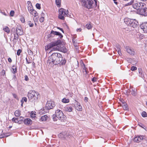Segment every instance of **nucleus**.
Listing matches in <instances>:
<instances>
[{
	"instance_id": "64",
	"label": "nucleus",
	"mask_w": 147,
	"mask_h": 147,
	"mask_svg": "<svg viewBox=\"0 0 147 147\" xmlns=\"http://www.w3.org/2000/svg\"><path fill=\"white\" fill-rule=\"evenodd\" d=\"M120 47H121L119 45H117V49H118L119 48H120Z\"/></svg>"
},
{
	"instance_id": "41",
	"label": "nucleus",
	"mask_w": 147,
	"mask_h": 147,
	"mask_svg": "<svg viewBox=\"0 0 147 147\" xmlns=\"http://www.w3.org/2000/svg\"><path fill=\"white\" fill-rule=\"evenodd\" d=\"M137 69V67L134 66H133L131 67V70L132 71H135Z\"/></svg>"
},
{
	"instance_id": "32",
	"label": "nucleus",
	"mask_w": 147,
	"mask_h": 147,
	"mask_svg": "<svg viewBox=\"0 0 147 147\" xmlns=\"http://www.w3.org/2000/svg\"><path fill=\"white\" fill-rule=\"evenodd\" d=\"M30 116L31 117L34 118L36 117V114L33 111H32L30 113Z\"/></svg>"
},
{
	"instance_id": "42",
	"label": "nucleus",
	"mask_w": 147,
	"mask_h": 147,
	"mask_svg": "<svg viewBox=\"0 0 147 147\" xmlns=\"http://www.w3.org/2000/svg\"><path fill=\"white\" fill-rule=\"evenodd\" d=\"M36 7L38 9H40V5L39 3H37L36 4Z\"/></svg>"
},
{
	"instance_id": "22",
	"label": "nucleus",
	"mask_w": 147,
	"mask_h": 147,
	"mask_svg": "<svg viewBox=\"0 0 147 147\" xmlns=\"http://www.w3.org/2000/svg\"><path fill=\"white\" fill-rule=\"evenodd\" d=\"M81 65L82 67H83V72L85 71L86 73H87V71L86 69V68L85 67V65L84 64L83 62L82 61H81L80 62Z\"/></svg>"
},
{
	"instance_id": "23",
	"label": "nucleus",
	"mask_w": 147,
	"mask_h": 147,
	"mask_svg": "<svg viewBox=\"0 0 147 147\" xmlns=\"http://www.w3.org/2000/svg\"><path fill=\"white\" fill-rule=\"evenodd\" d=\"M121 105L122 106L124 110H128V107L126 103H123Z\"/></svg>"
},
{
	"instance_id": "33",
	"label": "nucleus",
	"mask_w": 147,
	"mask_h": 147,
	"mask_svg": "<svg viewBox=\"0 0 147 147\" xmlns=\"http://www.w3.org/2000/svg\"><path fill=\"white\" fill-rule=\"evenodd\" d=\"M3 30L4 31L8 33H9L10 32L9 29L7 27H5L3 28Z\"/></svg>"
},
{
	"instance_id": "53",
	"label": "nucleus",
	"mask_w": 147,
	"mask_h": 147,
	"mask_svg": "<svg viewBox=\"0 0 147 147\" xmlns=\"http://www.w3.org/2000/svg\"><path fill=\"white\" fill-rule=\"evenodd\" d=\"M4 137V134H1V135H0V138H1Z\"/></svg>"
},
{
	"instance_id": "34",
	"label": "nucleus",
	"mask_w": 147,
	"mask_h": 147,
	"mask_svg": "<svg viewBox=\"0 0 147 147\" xmlns=\"http://www.w3.org/2000/svg\"><path fill=\"white\" fill-rule=\"evenodd\" d=\"M18 34L17 33L14 34V40H17L19 38Z\"/></svg>"
},
{
	"instance_id": "19",
	"label": "nucleus",
	"mask_w": 147,
	"mask_h": 147,
	"mask_svg": "<svg viewBox=\"0 0 147 147\" xmlns=\"http://www.w3.org/2000/svg\"><path fill=\"white\" fill-rule=\"evenodd\" d=\"M130 92H131V94L134 96H135L136 94V92L134 90L131 89L130 90H128L127 91V94H129L130 93Z\"/></svg>"
},
{
	"instance_id": "12",
	"label": "nucleus",
	"mask_w": 147,
	"mask_h": 147,
	"mask_svg": "<svg viewBox=\"0 0 147 147\" xmlns=\"http://www.w3.org/2000/svg\"><path fill=\"white\" fill-rule=\"evenodd\" d=\"M140 27L142 29H143L144 32H147V22L142 23L140 25Z\"/></svg>"
},
{
	"instance_id": "4",
	"label": "nucleus",
	"mask_w": 147,
	"mask_h": 147,
	"mask_svg": "<svg viewBox=\"0 0 147 147\" xmlns=\"http://www.w3.org/2000/svg\"><path fill=\"white\" fill-rule=\"evenodd\" d=\"M83 6L88 9H90L93 7V1L92 0H81Z\"/></svg>"
},
{
	"instance_id": "63",
	"label": "nucleus",
	"mask_w": 147,
	"mask_h": 147,
	"mask_svg": "<svg viewBox=\"0 0 147 147\" xmlns=\"http://www.w3.org/2000/svg\"><path fill=\"white\" fill-rule=\"evenodd\" d=\"M45 15V14L44 13L42 12V13L41 14V17H44V16Z\"/></svg>"
},
{
	"instance_id": "49",
	"label": "nucleus",
	"mask_w": 147,
	"mask_h": 147,
	"mask_svg": "<svg viewBox=\"0 0 147 147\" xmlns=\"http://www.w3.org/2000/svg\"><path fill=\"white\" fill-rule=\"evenodd\" d=\"M25 80L26 81H28L29 80V78L28 77V76L26 75L25 76Z\"/></svg>"
},
{
	"instance_id": "26",
	"label": "nucleus",
	"mask_w": 147,
	"mask_h": 147,
	"mask_svg": "<svg viewBox=\"0 0 147 147\" xmlns=\"http://www.w3.org/2000/svg\"><path fill=\"white\" fill-rule=\"evenodd\" d=\"M139 75L140 77L143 78L144 76L142 74V69H139Z\"/></svg>"
},
{
	"instance_id": "13",
	"label": "nucleus",
	"mask_w": 147,
	"mask_h": 147,
	"mask_svg": "<svg viewBox=\"0 0 147 147\" xmlns=\"http://www.w3.org/2000/svg\"><path fill=\"white\" fill-rule=\"evenodd\" d=\"M140 14L145 16H147V8L141 9L140 10Z\"/></svg>"
},
{
	"instance_id": "36",
	"label": "nucleus",
	"mask_w": 147,
	"mask_h": 147,
	"mask_svg": "<svg viewBox=\"0 0 147 147\" xmlns=\"http://www.w3.org/2000/svg\"><path fill=\"white\" fill-rule=\"evenodd\" d=\"M142 115L143 117H147V113L145 111H143L142 113Z\"/></svg>"
},
{
	"instance_id": "51",
	"label": "nucleus",
	"mask_w": 147,
	"mask_h": 147,
	"mask_svg": "<svg viewBox=\"0 0 147 147\" xmlns=\"http://www.w3.org/2000/svg\"><path fill=\"white\" fill-rule=\"evenodd\" d=\"M28 53L30 55H31L32 54V51L30 50H28Z\"/></svg>"
},
{
	"instance_id": "5",
	"label": "nucleus",
	"mask_w": 147,
	"mask_h": 147,
	"mask_svg": "<svg viewBox=\"0 0 147 147\" xmlns=\"http://www.w3.org/2000/svg\"><path fill=\"white\" fill-rule=\"evenodd\" d=\"M59 13L58 17L59 18L62 20H64L65 19L64 16H67L68 13V10L66 11L65 9L61 8L59 10Z\"/></svg>"
},
{
	"instance_id": "1",
	"label": "nucleus",
	"mask_w": 147,
	"mask_h": 147,
	"mask_svg": "<svg viewBox=\"0 0 147 147\" xmlns=\"http://www.w3.org/2000/svg\"><path fill=\"white\" fill-rule=\"evenodd\" d=\"M63 60L61 55L59 53H54L50 56L47 61V64L53 67L54 65L60 63Z\"/></svg>"
},
{
	"instance_id": "24",
	"label": "nucleus",
	"mask_w": 147,
	"mask_h": 147,
	"mask_svg": "<svg viewBox=\"0 0 147 147\" xmlns=\"http://www.w3.org/2000/svg\"><path fill=\"white\" fill-rule=\"evenodd\" d=\"M16 117H18L20 115V111L19 110H16L14 113Z\"/></svg>"
},
{
	"instance_id": "55",
	"label": "nucleus",
	"mask_w": 147,
	"mask_h": 147,
	"mask_svg": "<svg viewBox=\"0 0 147 147\" xmlns=\"http://www.w3.org/2000/svg\"><path fill=\"white\" fill-rule=\"evenodd\" d=\"M88 98L87 97H85L84 98V100L86 102L88 101Z\"/></svg>"
},
{
	"instance_id": "35",
	"label": "nucleus",
	"mask_w": 147,
	"mask_h": 147,
	"mask_svg": "<svg viewBox=\"0 0 147 147\" xmlns=\"http://www.w3.org/2000/svg\"><path fill=\"white\" fill-rule=\"evenodd\" d=\"M53 119L54 121H56L57 120L58 117H56V115H53L52 116Z\"/></svg>"
},
{
	"instance_id": "15",
	"label": "nucleus",
	"mask_w": 147,
	"mask_h": 147,
	"mask_svg": "<svg viewBox=\"0 0 147 147\" xmlns=\"http://www.w3.org/2000/svg\"><path fill=\"white\" fill-rule=\"evenodd\" d=\"M16 32L18 33L20 35H22L23 34V32L22 30V27L20 26H18L16 29Z\"/></svg>"
},
{
	"instance_id": "11",
	"label": "nucleus",
	"mask_w": 147,
	"mask_h": 147,
	"mask_svg": "<svg viewBox=\"0 0 147 147\" xmlns=\"http://www.w3.org/2000/svg\"><path fill=\"white\" fill-rule=\"evenodd\" d=\"M75 103L74 105L76 109L79 111H82V107L80 104L76 100H75Z\"/></svg>"
},
{
	"instance_id": "31",
	"label": "nucleus",
	"mask_w": 147,
	"mask_h": 147,
	"mask_svg": "<svg viewBox=\"0 0 147 147\" xmlns=\"http://www.w3.org/2000/svg\"><path fill=\"white\" fill-rule=\"evenodd\" d=\"M18 119H19L18 118H12V121H14L15 123H18V122L19 121L18 120Z\"/></svg>"
},
{
	"instance_id": "29",
	"label": "nucleus",
	"mask_w": 147,
	"mask_h": 147,
	"mask_svg": "<svg viewBox=\"0 0 147 147\" xmlns=\"http://www.w3.org/2000/svg\"><path fill=\"white\" fill-rule=\"evenodd\" d=\"M134 3V0H132L130 2L124 5L125 6H127L129 5H132Z\"/></svg>"
},
{
	"instance_id": "40",
	"label": "nucleus",
	"mask_w": 147,
	"mask_h": 147,
	"mask_svg": "<svg viewBox=\"0 0 147 147\" xmlns=\"http://www.w3.org/2000/svg\"><path fill=\"white\" fill-rule=\"evenodd\" d=\"M20 20L21 22L23 23H24L25 22V19L24 17L22 16L21 17Z\"/></svg>"
},
{
	"instance_id": "58",
	"label": "nucleus",
	"mask_w": 147,
	"mask_h": 147,
	"mask_svg": "<svg viewBox=\"0 0 147 147\" xmlns=\"http://www.w3.org/2000/svg\"><path fill=\"white\" fill-rule=\"evenodd\" d=\"M57 28H58V29L60 30H61L63 33H64V31H63V29L61 28H59V27H58Z\"/></svg>"
},
{
	"instance_id": "46",
	"label": "nucleus",
	"mask_w": 147,
	"mask_h": 147,
	"mask_svg": "<svg viewBox=\"0 0 147 147\" xmlns=\"http://www.w3.org/2000/svg\"><path fill=\"white\" fill-rule=\"evenodd\" d=\"M21 100H22L23 101V102L24 101L26 102L27 101V98H26L25 97H23L22 98Z\"/></svg>"
},
{
	"instance_id": "60",
	"label": "nucleus",
	"mask_w": 147,
	"mask_h": 147,
	"mask_svg": "<svg viewBox=\"0 0 147 147\" xmlns=\"http://www.w3.org/2000/svg\"><path fill=\"white\" fill-rule=\"evenodd\" d=\"M96 80V78H92V81L93 82H95Z\"/></svg>"
},
{
	"instance_id": "44",
	"label": "nucleus",
	"mask_w": 147,
	"mask_h": 147,
	"mask_svg": "<svg viewBox=\"0 0 147 147\" xmlns=\"http://www.w3.org/2000/svg\"><path fill=\"white\" fill-rule=\"evenodd\" d=\"M61 63V64L62 65H65L66 63V61L65 59H64Z\"/></svg>"
},
{
	"instance_id": "59",
	"label": "nucleus",
	"mask_w": 147,
	"mask_h": 147,
	"mask_svg": "<svg viewBox=\"0 0 147 147\" xmlns=\"http://www.w3.org/2000/svg\"><path fill=\"white\" fill-rule=\"evenodd\" d=\"M57 28H58V29L60 30H61L63 33H64V31H63V29L61 28H59V27H58Z\"/></svg>"
},
{
	"instance_id": "39",
	"label": "nucleus",
	"mask_w": 147,
	"mask_h": 147,
	"mask_svg": "<svg viewBox=\"0 0 147 147\" xmlns=\"http://www.w3.org/2000/svg\"><path fill=\"white\" fill-rule=\"evenodd\" d=\"M28 24L30 27H32L34 25V24L30 21L28 22Z\"/></svg>"
},
{
	"instance_id": "9",
	"label": "nucleus",
	"mask_w": 147,
	"mask_h": 147,
	"mask_svg": "<svg viewBox=\"0 0 147 147\" xmlns=\"http://www.w3.org/2000/svg\"><path fill=\"white\" fill-rule=\"evenodd\" d=\"M138 22L136 20H131L129 23H127V24L130 26L135 28L137 26Z\"/></svg>"
},
{
	"instance_id": "48",
	"label": "nucleus",
	"mask_w": 147,
	"mask_h": 147,
	"mask_svg": "<svg viewBox=\"0 0 147 147\" xmlns=\"http://www.w3.org/2000/svg\"><path fill=\"white\" fill-rule=\"evenodd\" d=\"M4 137H7L9 136V133H4Z\"/></svg>"
},
{
	"instance_id": "28",
	"label": "nucleus",
	"mask_w": 147,
	"mask_h": 147,
	"mask_svg": "<svg viewBox=\"0 0 147 147\" xmlns=\"http://www.w3.org/2000/svg\"><path fill=\"white\" fill-rule=\"evenodd\" d=\"M55 3L57 6H60L61 5V0H56Z\"/></svg>"
},
{
	"instance_id": "62",
	"label": "nucleus",
	"mask_w": 147,
	"mask_h": 147,
	"mask_svg": "<svg viewBox=\"0 0 147 147\" xmlns=\"http://www.w3.org/2000/svg\"><path fill=\"white\" fill-rule=\"evenodd\" d=\"M1 12L5 16H6L7 15L5 12H3L1 11Z\"/></svg>"
},
{
	"instance_id": "37",
	"label": "nucleus",
	"mask_w": 147,
	"mask_h": 147,
	"mask_svg": "<svg viewBox=\"0 0 147 147\" xmlns=\"http://www.w3.org/2000/svg\"><path fill=\"white\" fill-rule=\"evenodd\" d=\"M13 71L12 72L13 73H15L17 71V68L15 66H13Z\"/></svg>"
},
{
	"instance_id": "16",
	"label": "nucleus",
	"mask_w": 147,
	"mask_h": 147,
	"mask_svg": "<svg viewBox=\"0 0 147 147\" xmlns=\"http://www.w3.org/2000/svg\"><path fill=\"white\" fill-rule=\"evenodd\" d=\"M144 136H140L136 137L134 138V141L136 142H139L141 141L142 140L144 139Z\"/></svg>"
},
{
	"instance_id": "25",
	"label": "nucleus",
	"mask_w": 147,
	"mask_h": 147,
	"mask_svg": "<svg viewBox=\"0 0 147 147\" xmlns=\"http://www.w3.org/2000/svg\"><path fill=\"white\" fill-rule=\"evenodd\" d=\"M72 107H67L65 108V110L66 111L71 112L72 111Z\"/></svg>"
},
{
	"instance_id": "20",
	"label": "nucleus",
	"mask_w": 147,
	"mask_h": 147,
	"mask_svg": "<svg viewBox=\"0 0 147 147\" xmlns=\"http://www.w3.org/2000/svg\"><path fill=\"white\" fill-rule=\"evenodd\" d=\"M31 14L34 16L35 17H36V19L38 18V13H37L36 11L33 9L32 11H30V13Z\"/></svg>"
},
{
	"instance_id": "3",
	"label": "nucleus",
	"mask_w": 147,
	"mask_h": 147,
	"mask_svg": "<svg viewBox=\"0 0 147 147\" xmlns=\"http://www.w3.org/2000/svg\"><path fill=\"white\" fill-rule=\"evenodd\" d=\"M28 96L29 100L32 101H34L38 98V93L34 90H30Z\"/></svg>"
},
{
	"instance_id": "50",
	"label": "nucleus",
	"mask_w": 147,
	"mask_h": 147,
	"mask_svg": "<svg viewBox=\"0 0 147 147\" xmlns=\"http://www.w3.org/2000/svg\"><path fill=\"white\" fill-rule=\"evenodd\" d=\"M24 119V117H20L19 119H20V121H23V119Z\"/></svg>"
},
{
	"instance_id": "21",
	"label": "nucleus",
	"mask_w": 147,
	"mask_h": 147,
	"mask_svg": "<svg viewBox=\"0 0 147 147\" xmlns=\"http://www.w3.org/2000/svg\"><path fill=\"white\" fill-rule=\"evenodd\" d=\"M48 117L47 115H45L42 116L40 119V121H46L48 119Z\"/></svg>"
},
{
	"instance_id": "56",
	"label": "nucleus",
	"mask_w": 147,
	"mask_h": 147,
	"mask_svg": "<svg viewBox=\"0 0 147 147\" xmlns=\"http://www.w3.org/2000/svg\"><path fill=\"white\" fill-rule=\"evenodd\" d=\"M8 61L9 62L11 63L12 62V60L11 58H9L8 59Z\"/></svg>"
},
{
	"instance_id": "17",
	"label": "nucleus",
	"mask_w": 147,
	"mask_h": 147,
	"mask_svg": "<svg viewBox=\"0 0 147 147\" xmlns=\"http://www.w3.org/2000/svg\"><path fill=\"white\" fill-rule=\"evenodd\" d=\"M24 123L26 125H31L32 124V121L30 118H26L24 121Z\"/></svg>"
},
{
	"instance_id": "14",
	"label": "nucleus",
	"mask_w": 147,
	"mask_h": 147,
	"mask_svg": "<svg viewBox=\"0 0 147 147\" xmlns=\"http://www.w3.org/2000/svg\"><path fill=\"white\" fill-rule=\"evenodd\" d=\"M51 35L53 34L54 35L58 36L60 38H62L63 37V35L57 31L52 30L51 32Z\"/></svg>"
},
{
	"instance_id": "43",
	"label": "nucleus",
	"mask_w": 147,
	"mask_h": 147,
	"mask_svg": "<svg viewBox=\"0 0 147 147\" xmlns=\"http://www.w3.org/2000/svg\"><path fill=\"white\" fill-rule=\"evenodd\" d=\"M21 52H22V50L20 49H19L17 51V55L18 56H19L20 55V53H21Z\"/></svg>"
},
{
	"instance_id": "30",
	"label": "nucleus",
	"mask_w": 147,
	"mask_h": 147,
	"mask_svg": "<svg viewBox=\"0 0 147 147\" xmlns=\"http://www.w3.org/2000/svg\"><path fill=\"white\" fill-rule=\"evenodd\" d=\"M86 27L88 29H90L92 28L91 26L90 23H88L86 25Z\"/></svg>"
},
{
	"instance_id": "6",
	"label": "nucleus",
	"mask_w": 147,
	"mask_h": 147,
	"mask_svg": "<svg viewBox=\"0 0 147 147\" xmlns=\"http://www.w3.org/2000/svg\"><path fill=\"white\" fill-rule=\"evenodd\" d=\"M146 5V4L142 2H137L134 1V3L132 4V6L134 8L136 9H142Z\"/></svg>"
},
{
	"instance_id": "27",
	"label": "nucleus",
	"mask_w": 147,
	"mask_h": 147,
	"mask_svg": "<svg viewBox=\"0 0 147 147\" xmlns=\"http://www.w3.org/2000/svg\"><path fill=\"white\" fill-rule=\"evenodd\" d=\"M62 101L64 103H67L69 102V100L68 99L63 98L62 99Z\"/></svg>"
},
{
	"instance_id": "7",
	"label": "nucleus",
	"mask_w": 147,
	"mask_h": 147,
	"mask_svg": "<svg viewBox=\"0 0 147 147\" xmlns=\"http://www.w3.org/2000/svg\"><path fill=\"white\" fill-rule=\"evenodd\" d=\"M55 115L56 117H58V119L60 120L61 121L64 122L65 119L64 115L63 114L61 110H57L56 111Z\"/></svg>"
},
{
	"instance_id": "8",
	"label": "nucleus",
	"mask_w": 147,
	"mask_h": 147,
	"mask_svg": "<svg viewBox=\"0 0 147 147\" xmlns=\"http://www.w3.org/2000/svg\"><path fill=\"white\" fill-rule=\"evenodd\" d=\"M55 105V104L53 102L51 101H48L46 103L45 108L46 109L49 110L52 109Z\"/></svg>"
},
{
	"instance_id": "61",
	"label": "nucleus",
	"mask_w": 147,
	"mask_h": 147,
	"mask_svg": "<svg viewBox=\"0 0 147 147\" xmlns=\"http://www.w3.org/2000/svg\"><path fill=\"white\" fill-rule=\"evenodd\" d=\"M82 30V29L81 28H78L76 30V31H81Z\"/></svg>"
},
{
	"instance_id": "57",
	"label": "nucleus",
	"mask_w": 147,
	"mask_h": 147,
	"mask_svg": "<svg viewBox=\"0 0 147 147\" xmlns=\"http://www.w3.org/2000/svg\"><path fill=\"white\" fill-rule=\"evenodd\" d=\"M57 28H58V29L60 30H61L63 33H64V31H63V29L61 28H59V27H58Z\"/></svg>"
},
{
	"instance_id": "10",
	"label": "nucleus",
	"mask_w": 147,
	"mask_h": 147,
	"mask_svg": "<svg viewBox=\"0 0 147 147\" xmlns=\"http://www.w3.org/2000/svg\"><path fill=\"white\" fill-rule=\"evenodd\" d=\"M127 52L129 54L134 55L135 54V51L133 49L128 46H126L125 48Z\"/></svg>"
},
{
	"instance_id": "54",
	"label": "nucleus",
	"mask_w": 147,
	"mask_h": 147,
	"mask_svg": "<svg viewBox=\"0 0 147 147\" xmlns=\"http://www.w3.org/2000/svg\"><path fill=\"white\" fill-rule=\"evenodd\" d=\"M118 53L119 55L121 56V55L122 53H121V50L119 51H119H118Z\"/></svg>"
},
{
	"instance_id": "18",
	"label": "nucleus",
	"mask_w": 147,
	"mask_h": 147,
	"mask_svg": "<svg viewBox=\"0 0 147 147\" xmlns=\"http://www.w3.org/2000/svg\"><path fill=\"white\" fill-rule=\"evenodd\" d=\"M27 3L28 4V10L29 12L30 13V11H32L34 9H33V8L32 6V4L30 2H28Z\"/></svg>"
},
{
	"instance_id": "52",
	"label": "nucleus",
	"mask_w": 147,
	"mask_h": 147,
	"mask_svg": "<svg viewBox=\"0 0 147 147\" xmlns=\"http://www.w3.org/2000/svg\"><path fill=\"white\" fill-rule=\"evenodd\" d=\"M13 97L16 98L17 99L18 97L17 96V95L15 94H13Z\"/></svg>"
},
{
	"instance_id": "38",
	"label": "nucleus",
	"mask_w": 147,
	"mask_h": 147,
	"mask_svg": "<svg viewBox=\"0 0 147 147\" xmlns=\"http://www.w3.org/2000/svg\"><path fill=\"white\" fill-rule=\"evenodd\" d=\"M131 20L128 19V18H125L124 19V21L125 22H127V23L126 22L125 23H126L127 24V23H129V21H130V20Z\"/></svg>"
},
{
	"instance_id": "47",
	"label": "nucleus",
	"mask_w": 147,
	"mask_h": 147,
	"mask_svg": "<svg viewBox=\"0 0 147 147\" xmlns=\"http://www.w3.org/2000/svg\"><path fill=\"white\" fill-rule=\"evenodd\" d=\"M44 17H41L39 19L40 21L42 22L44 21Z\"/></svg>"
},
{
	"instance_id": "45",
	"label": "nucleus",
	"mask_w": 147,
	"mask_h": 147,
	"mask_svg": "<svg viewBox=\"0 0 147 147\" xmlns=\"http://www.w3.org/2000/svg\"><path fill=\"white\" fill-rule=\"evenodd\" d=\"M14 12L13 10H11L10 12V15L11 16H13L14 15Z\"/></svg>"
},
{
	"instance_id": "2",
	"label": "nucleus",
	"mask_w": 147,
	"mask_h": 147,
	"mask_svg": "<svg viewBox=\"0 0 147 147\" xmlns=\"http://www.w3.org/2000/svg\"><path fill=\"white\" fill-rule=\"evenodd\" d=\"M61 44V42L60 40H58L56 41L51 42L47 45L45 47L46 50L51 49V51H59L63 53H66L67 51V49L64 47H60L59 45Z\"/></svg>"
}]
</instances>
